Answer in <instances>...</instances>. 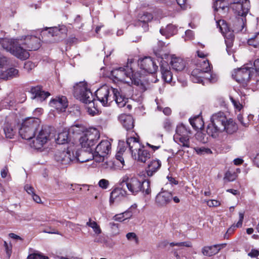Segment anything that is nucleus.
I'll use <instances>...</instances> for the list:
<instances>
[{
	"instance_id": "nucleus-1",
	"label": "nucleus",
	"mask_w": 259,
	"mask_h": 259,
	"mask_svg": "<svg viewBox=\"0 0 259 259\" xmlns=\"http://www.w3.org/2000/svg\"><path fill=\"white\" fill-rule=\"evenodd\" d=\"M119 185L121 187L126 185L129 192L133 195H137L139 193L149 195L151 192L149 181L140 179L136 177H130L127 175L120 179Z\"/></svg>"
},
{
	"instance_id": "nucleus-2",
	"label": "nucleus",
	"mask_w": 259,
	"mask_h": 259,
	"mask_svg": "<svg viewBox=\"0 0 259 259\" xmlns=\"http://www.w3.org/2000/svg\"><path fill=\"white\" fill-rule=\"evenodd\" d=\"M0 45L3 49L18 59L26 60L29 57V52L21 46L19 38H0Z\"/></svg>"
},
{
	"instance_id": "nucleus-3",
	"label": "nucleus",
	"mask_w": 259,
	"mask_h": 259,
	"mask_svg": "<svg viewBox=\"0 0 259 259\" xmlns=\"http://www.w3.org/2000/svg\"><path fill=\"white\" fill-rule=\"evenodd\" d=\"M227 117L223 112L220 111L213 114L210 118V122L207 125L206 132L213 138H217L219 134L224 132Z\"/></svg>"
},
{
	"instance_id": "nucleus-4",
	"label": "nucleus",
	"mask_w": 259,
	"mask_h": 259,
	"mask_svg": "<svg viewBox=\"0 0 259 259\" xmlns=\"http://www.w3.org/2000/svg\"><path fill=\"white\" fill-rule=\"evenodd\" d=\"M40 120L34 117H29L25 119L19 128V133L23 139L29 140L32 139L39 126Z\"/></svg>"
},
{
	"instance_id": "nucleus-5",
	"label": "nucleus",
	"mask_w": 259,
	"mask_h": 259,
	"mask_svg": "<svg viewBox=\"0 0 259 259\" xmlns=\"http://www.w3.org/2000/svg\"><path fill=\"white\" fill-rule=\"evenodd\" d=\"M74 95L85 104H91L95 100L93 94L85 82H80L74 87Z\"/></svg>"
},
{
	"instance_id": "nucleus-6",
	"label": "nucleus",
	"mask_w": 259,
	"mask_h": 259,
	"mask_svg": "<svg viewBox=\"0 0 259 259\" xmlns=\"http://www.w3.org/2000/svg\"><path fill=\"white\" fill-rule=\"evenodd\" d=\"M172 200L176 203H178L180 202V200L178 197L173 196L171 192L163 190L162 189L156 196L155 203L157 207L162 208L169 205Z\"/></svg>"
},
{
	"instance_id": "nucleus-7",
	"label": "nucleus",
	"mask_w": 259,
	"mask_h": 259,
	"mask_svg": "<svg viewBox=\"0 0 259 259\" xmlns=\"http://www.w3.org/2000/svg\"><path fill=\"white\" fill-rule=\"evenodd\" d=\"M114 88L103 85L96 92V97L103 106H107L113 101V91Z\"/></svg>"
},
{
	"instance_id": "nucleus-8",
	"label": "nucleus",
	"mask_w": 259,
	"mask_h": 259,
	"mask_svg": "<svg viewBox=\"0 0 259 259\" xmlns=\"http://www.w3.org/2000/svg\"><path fill=\"white\" fill-rule=\"evenodd\" d=\"M99 137L100 135L97 131H95L94 132H87L79 138V142L82 148V149L88 150V149H91L93 151L94 148L93 147Z\"/></svg>"
},
{
	"instance_id": "nucleus-9",
	"label": "nucleus",
	"mask_w": 259,
	"mask_h": 259,
	"mask_svg": "<svg viewBox=\"0 0 259 259\" xmlns=\"http://www.w3.org/2000/svg\"><path fill=\"white\" fill-rule=\"evenodd\" d=\"M252 70L253 68L248 66L238 68L234 71L232 76L236 81L245 86L247 85L252 76Z\"/></svg>"
},
{
	"instance_id": "nucleus-10",
	"label": "nucleus",
	"mask_w": 259,
	"mask_h": 259,
	"mask_svg": "<svg viewBox=\"0 0 259 259\" xmlns=\"http://www.w3.org/2000/svg\"><path fill=\"white\" fill-rule=\"evenodd\" d=\"M19 40L21 41V46L26 49L28 52L37 50L40 47V40L35 35L23 36Z\"/></svg>"
},
{
	"instance_id": "nucleus-11",
	"label": "nucleus",
	"mask_w": 259,
	"mask_h": 259,
	"mask_svg": "<svg viewBox=\"0 0 259 259\" xmlns=\"http://www.w3.org/2000/svg\"><path fill=\"white\" fill-rule=\"evenodd\" d=\"M55 159L62 164H69L75 162V148L73 146L67 148V151L59 152L56 154Z\"/></svg>"
},
{
	"instance_id": "nucleus-12",
	"label": "nucleus",
	"mask_w": 259,
	"mask_h": 259,
	"mask_svg": "<svg viewBox=\"0 0 259 259\" xmlns=\"http://www.w3.org/2000/svg\"><path fill=\"white\" fill-rule=\"evenodd\" d=\"M111 144L107 140H102L96 146L94 153L95 160L98 161H103L111 151Z\"/></svg>"
},
{
	"instance_id": "nucleus-13",
	"label": "nucleus",
	"mask_w": 259,
	"mask_h": 259,
	"mask_svg": "<svg viewBox=\"0 0 259 259\" xmlns=\"http://www.w3.org/2000/svg\"><path fill=\"white\" fill-rule=\"evenodd\" d=\"M82 131V128L79 124L73 125L68 130H64L58 134L56 143L58 144L68 143L70 141V133L79 134Z\"/></svg>"
},
{
	"instance_id": "nucleus-14",
	"label": "nucleus",
	"mask_w": 259,
	"mask_h": 259,
	"mask_svg": "<svg viewBox=\"0 0 259 259\" xmlns=\"http://www.w3.org/2000/svg\"><path fill=\"white\" fill-rule=\"evenodd\" d=\"M16 115L11 114L6 117L3 125L4 133L6 138L12 139L16 133V129L15 128V125L16 122Z\"/></svg>"
},
{
	"instance_id": "nucleus-15",
	"label": "nucleus",
	"mask_w": 259,
	"mask_h": 259,
	"mask_svg": "<svg viewBox=\"0 0 259 259\" xmlns=\"http://www.w3.org/2000/svg\"><path fill=\"white\" fill-rule=\"evenodd\" d=\"M50 134V132L48 128H42L35 139L30 144L31 147L36 149H41L49 140Z\"/></svg>"
},
{
	"instance_id": "nucleus-16",
	"label": "nucleus",
	"mask_w": 259,
	"mask_h": 259,
	"mask_svg": "<svg viewBox=\"0 0 259 259\" xmlns=\"http://www.w3.org/2000/svg\"><path fill=\"white\" fill-rule=\"evenodd\" d=\"M140 68L149 73H155L158 69V66L153 59L150 57H145L138 60Z\"/></svg>"
},
{
	"instance_id": "nucleus-17",
	"label": "nucleus",
	"mask_w": 259,
	"mask_h": 259,
	"mask_svg": "<svg viewBox=\"0 0 259 259\" xmlns=\"http://www.w3.org/2000/svg\"><path fill=\"white\" fill-rule=\"evenodd\" d=\"M130 67L126 66L124 67H119L113 69L111 72V75L114 79V81L130 82V81L126 80L128 75H130L131 71H129Z\"/></svg>"
},
{
	"instance_id": "nucleus-18",
	"label": "nucleus",
	"mask_w": 259,
	"mask_h": 259,
	"mask_svg": "<svg viewBox=\"0 0 259 259\" xmlns=\"http://www.w3.org/2000/svg\"><path fill=\"white\" fill-rule=\"evenodd\" d=\"M201 69L196 68L194 69L191 73V79L194 83H202V77L199 74L204 72H208L210 71L211 68L207 60L203 61Z\"/></svg>"
},
{
	"instance_id": "nucleus-19",
	"label": "nucleus",
	"mask_w": 259,
	"mask_h": 259,
	"mask_svg": "<svg viewBox=\"0 0 259 259\" xmlns=\"http://www.w3.org/2000/svg\"><path fill=\"white\" fill-rule=\"evenodd\" d=\"M233 9L237 15V17L245 18L249 10V1L240 0L235 2L233 6Z\"/></svg>"
},
{
	"instance_id": "nucleus-20",
	"label": "nucleus",
	"mask_w": 259,
	"mask_h": 259,
	"mask_svg": "<svg viewBox=\"0 0 259 259\" xmlns=\"http://www.w3.org/2000/svg\"><path fill=\"white\" fill-rule=\"evenodd\" d=\"M135 136H137V134L135 132L128 133L126 138V145L128 146L132 155L137 152V150L141 148L142 146L139 139L136 138Z\"/></svg>"
},
{
	"instance_id": "nucleus-21",
	"label": "nucleus",
	"mask_w": 259,
	"mask_h": 259,
	"mask_svg": "<svg viewBox=\"0 0 259 259\" xmlns=\"http://www.w3.org/2000/svg\"><path fill=\"white\" fill-rule=\"evenodd\" d=\"M75 153L76 159L75 162L83 163L93 159H95V156L91 149H88V150L81 149L79 151L75 150Z\"/></svg>"
},
{
	"instance_id": "nucleus-22",
	"label": "nucleus",
	"mask_w": 259,
	"mask_h": 259,
	"mask_svg": "<svg viewBox=\"0 0 259 259\" xmlns=\"http://www.w3.org/2000/svg\"><path fill=\"white\" fill-rule=\"evenodd\" d=\"M218 27H219L220 31L223 34L225 39H234V31L231 30L228 23L224 20H220L216 22Z\"/></svg>"
},
{
	"instance_id": "nucleus-23",
	"label": "nucleus",
	"mask_w": 259,
	"mask_h": 259,
	"mask_svg": "<svg viewBox=\"0 0 259 259\" xmlns=\"http://www.w3.org/2000/svg\"><path fill=\"white\" fill-rule=\"evenodd\" d=\"M246 18L235 17L231 19L228 24L229 26L231 27V30H233L236 33L241 31L245 25Z\"/></svg>"
},
{
	"instance_id": "nucleus-24",
	"label": "nucleus",
	"mask_w": 259,
	"mask_h": 259,
	"mask_svg": "<svg viewBox=\"0 0 259 259\" xmlns=\"http://www.w3.org/2000/svg\"><path fill=\"white\" fill-rule=\"evenodd\" d=\"M118 119L123 127L130 134L135 132L133 130L134 127V120L131 115L121 114L119 116Z\"/></svg>"
},
{
	"instance_id": "nucleus-25",
	"label": "nucleus",
	"mask_w": 259,
	"mask_h": 259,
	"mask_svg": "<svg viewBox=\"0 0 259 259\" xmlns=\"http://www.w3.org/2000/svg\"><path fill=\"white\" fill-rule=\"evenodd\" d=\"M50 104L58 111L63 112L65 111L68 106V102L66 97L62 96L61 97L52 99L50 102Z\"/></svg>"
},
{
	"instance_id": "nucleus-26",
	"label": "nucleus",
	"mask_w": 259,
	"mask_h": 259,
	"mask_svg": "<svg viewBox=\"0 0 259 259\" xmlns=\"http://www.w3.org/2000/svg\"><path fill=\"white\" fill-rule=\"evenodd\" d=\"M151 154L147 150L145 149L143 146L137 150V152L132 155V157L138 161L145 162L148 159L151 157Z\"/></svg>"
},
{
	"instance_id": "nucleus-27",
	"label": "nucleus",
	"mask_w": 259,
	"mask_h": 259,
	"mask_svg": "<svg viewBox=\"0 0 259 259\" xmlns=\"http://www.w3.org/2000/svg\"><path fill=\"white\" fill-rule=\"evenodd\" d=\"M226 246V243L206 246L202 248L201 252L204 255L211 256L218 253L222 248Z\"/></svg>"
},
{
	"instance_id": "nucleus-28",
	"label": "nucleus",
	"mask_w": 259,
	"mask_h": 259,
	"mask_svg": "<svg viewBox=\"0 0 259 259\" xmlns=\"http://www.w3.org/2000/svg\"><path fill=\"white\" fill-rule=\"evenodd\" d=\"M123 188H115L111 192L110 197V203L111 204L115 202L120 201L126 196L127 192L122 189Z\"/></svg>"
},
{
	"instance_id": "nucleus-29",
	"label": "nucleus",
	"mask_w": 259,
	"mask_h": 259,
	"mask_svg": "<svg viewBox=\"0 0 259 259\" xmlns=\"http://www.w3.org/2000/svg\"><path fill=\"white\" fill-rule=\"evenodd\" d=\"M30 92L34 95L33 98L37 99L38 101L42 102L48 97L50 94L48 92L42 91L40 86L32 87Z\"/></svg>"
},
{
	"instance_id": "nucleus-30",
	"label": "nucleus",
	"mask_w": 259,
	"mask_h": 259,
	"mask_svg": "<svg viewBox=\"0 0 259 259\" xmlns=\"http://www.w3.org/2000/svg\"><path fill=\"white\" fill-rule=\"evenodd\" d=\"M161 162L159 160H152L148 164L146 168V173L149 177H152L160 168Z\"/></svg>"
},
{
	"instance_id": "nucleus-31",
	"label": "nucleus",
	"mask_w": 259,
	"mask_h": 259,
	"mask_svg": "<svg viewBox=\"0 0 259 259\" xmlns=\"http://www.w3.org/2000/svg\"><path fill=\"white\" fill-rule=\"evenodd\" d=\"M113 94V101H115L119 107H124L127 102V98L122 95L117 89H114Z\"/></svg>"
},
{
	"instance_id": "nucleus-32",
	"label": "nucleus",
	"mask_w": 259,
	"mask_h": 259,
	"mask_svg": "<svg viewBox=\"0 0 259 259\" xmlns=\"http://www.w3.org/2000/svg\"><path fill=\"white\" fill-rule=\"evenodd\" d=\"M160 70L163 80L166 82H170L172 80V75L168 65L162 63L160 66Z\"/></svg>"
},
{
	"instance_id": "nucleus-33",
	"label": "nucleus",
	"mask_w": 259,
	"mask_h": 259,
	"mask_svg": "<svg viewBox=\"0 0 259 259\" xmlns=\"http://www.w3.org/2000/svg\"><path fill=\"white\" fill-rule=\"evenodd\" d=\"M0 80H8L18 76L19 71L14 68H10L5 71H1Z\"/></svg>"
},
{
	"instance_id": "nucleus-34",
	"label": "nucleus",
	"mask_w": 259,
	"mask_h": 259,
	"mask_svg": "<svg viewBox=\"0 0 259 259\" xmlns=\"http://www.w3.org/2000/svg\"><path fill=\"white\" fill-rule=\"evenodd\" d=\"M170 64L172 68L177 71L183 70L185 67V63L182 59L174 56L171 57Z\"/></svg>"
},
{
	"instance_id": "nucleus-35",
	"label": "nucleus",
	"mask_w": 259,
	"mask_h": 259,
	"mask_svg": "<svg viewBox=\"0 0 259 259\" xmlns=\"http://www.w3.org/2000/svg\"><path fill=\"white\" fill-rule=\"evenodd\" d=\"M224 127H225L224 132L225 131L229 134H232L238 130L237 124L232 118H228L227 121L225 123Z\"/></svg>"
},
{
	"instance_id": "nucleus-36",
	"label": "nucleus",
	"mask_w": 259,
	"mask_h": 259,
	"mask_svg": "<svg viewBox=\"0 0 259 259\" xmlns=\"http://www.w3.org/2000/svg\"><path fill=\"white\" fill-rule=\"evenodd\" d=\"M67 32V29L65 26L61 25L59 27H54L49 28L48 33L51 36H57L60 33L65 34Z\"/></svg>"
},
{
	"instance_id": "nucleus-37",
	"label": "nucleus",
	"mask_w": 259,
	"mask_h": 259,
	"mask_svg": "<svg viewBox=\"0 0 259 259\" xmlns=\"http://www.w3.org/2000/svg\"><path fill=\"white\" fill-rule=\"evenodd\" d=\"M174 140L177 142L180 146L183 147H190V136H181L179 137L174 138Z\"/></svg>"
},
{
	"instance_id": "nucleus-38",
	"label": "nucleus",
	"mask_w": 259,
	"mask_h": 259,
	"mask_svg": "<svg viewBox=\"0 0 259 259\" xmlns=\"http://www.w3.org/2000/svg\"><path fill=\"white\" fill-rule=\"evenodd\" d=\"M190 130H188L183 124H181L177 126L176 128V134L175 135L174 138L179 137L181 136H186L190 135Z\"/></svg>"
},
{
	"instance_id": "nucleus-39",
	"label": "nucleus",
	"mask_w": 259,
	"mask_h": 259,
	"mask_svg": "<svg viewBox=\"0 0 259 259\" xmlns=\"http://www.w3.org/2000/svg\"><path fill=\"white\" fill-rule=\"evenodd\" d=\"M129 71H131L130 75H128V78L135 85H139L141 83L140 79V75L137 72H134L132 68L130 67Z\"/></svg>"
},
{
	"instance_id": "nucleus-40",
	"label": "nucleus",
	"mask_w": 259,
	"mask_h": 259,
	"mask_svg": "<svg viewBox=\"0 0 259 259\" xmlns=\"http://www.w3.org/2000/svg\"><path fill=\"white\" fill-rule=\"evenodd\" d=\"M160 32L162 35H164L166 33V34L167 35H173L177 33V27L175 25L172 24H169L166 26L165 30L161 29L160 30Z\"/></svg>"
},
{
	"instance_id": "nucleus-41",
	"label": "nucleus",
	"mask_w": 259,
	"mask_h": 259,
	"mask_svg": "<svg viewBox=\"0 0 259 259\" xmlns=\"http://www.w3.org/2000/svg\"><path fill=\"white\" fill-rule=\"evenodd\" d=\"M139 21L144 24H147L153 19L152 15L148 12H143L138 16Z\"/></svg>"
},
{
	"instance_id": "nucleus-42",
	"label": "nucleus",
	"mask_w": 259,
	"mask_h": 259,
	"mask_svg": "<svg viewBox=\"0 0 259 259\" xmlns=\"http://www.w3.org/2000/svg\"><path fill=\"white\" fill-rule=\"evenodd\" d=\"M247 43L249 46L254 48H259V32L255 33L249 38L247 40Z\"/></svg>"
},
{
	"instance_id": "nucleus-43",
	"label": "nucleus",
	"mask_w": 259,
	"mask_h": 259,
	"mask_svg": "<svg viewBox=\"0 0 259 259\" xmlns=\"http://www.w3.org/2000/svg\"><path fill=\"white\" fill-rule=\"evenodd\" d=\"M189 121L191 125L195 129L201 128L202 122V119L199 116L194 117L193 118H190Z\"/></svg>"
},
{
	"instance_id": "nucleus-44",
	"label": "nucleus",
	"mask_w": 259,
	"mask_h": 259,
	"mask_svg": "<svg viewBox=\"0 0 259 259\" xmlns=\"http://www.w3.org/2000/svg\"><path fill=\"white\" fill-rule=\"evenodd\" d=\"M86 225L92 228L96 234L99 235L101 233V229L100 226L98 225L96 222L92 221L91 218L89 219V222L87 223Z\"/></svg>"
},
{
	"instance_id": "nucleus-45",
	"label": "nucleus",
	"mask_w": 259,
	"mask_h": 259,
	"mask_svg": "<svg viewBox=\"0 0 259 259\" xmlns=\"http://www.w3.org/2000/svg\"><path fill=\"white\" fill-rule=\"evenodd\" d=\"M239 220L238 221L237 223L236 224V225H233L232 227H231L227 232V234H232L233 231L235 227L239 228L241 227L242 225L243 220L244 219V213L243 212H240L239 213Z\"/></svg>"
},
{
	"instance_id": "nucleus-46",
	"label": "nucleus",
	"mask_w": 259,
	"mask_h": 259,
	"mask_svg": "<svg viewBox=\"0 0 259 259\" xmlns=\"http://www.w3.org/2000/svg\"><path fill=\"white\" fill-rule=\"evenodd\" d=\"M28 259H48L47 256L44 255L39 252L33 253L29 254L27 257Z\"/></svg>"
},
{
	"instance_id": "nucleus-47",
	"label": "nucleus",
	"mask_w": 259,
	"mask_h": 259,
	"mask_svg": "<svg viewBox=\"0 0 259 259\" xmlns=\"http://www.w3.org/2000/svg\"><path fill=\"white\" fill-rule=\"evenodd\" d=\"M237 178V175L234 171H227L225 175L224 179L228 181H233Z\"/></svg>"
},
{
	"instance_id": "nucleus-48",
	"label": "nucleus",
	"mask_w": 259,
	"mask_h": 259,
	"mask_svg": "<svg viewBox=\"0 0 259 259\" xmlns=\"http://www.w3.org/2000/svg\"><path fill=\"white\" fill-rule=\"evenodd\" d=\"M127 239L129 241H134L136 244L139 243V239L137 235L134 232L128 233L126 235Z\"/></svg>"
},
{
	"instance_id": "nucleus-49",
	"label": "nucleus",
	"mask_w": 259,
	"mask_h": 259,
	"mask_svg": "<svg viewBox=\"0 0 259 259\" xmlns=\"http://www.w3.org/2000/svg\"><path fill=\"white\" fill-rule=\"evenodd\" d=\"M170 246L173 247L174 246H186V247H191V243L190 242L186 241V242H182L178 243L171 242L169 243Z\"/></svg>"
},
{
	"instance_id": "nucleus-50",
	"label": "nucleus",
	"mask_w": 259,
	"mask_h": 259,
	"mask_svg": "<svg viewBox=\"0 0 259 259\" xmlns=\"http://www.w3.org/2000/svg\"><path fill=\"white\" fill-rule=\"evenodd\" d=\"M35 67V64L31 61H27L24 63V69L28 72H30Z\"/></svg>"
},
{
	"instance_id": "nucleus-51",
	"label": "nucleus",
	"mask_w": 259,
	"mask_h": 259,
	"mask_svg": "<svg viewBox=\"0 0 259 259\" xmlns=\"http://www.w3.org/2000/svg\"><path fill=\"white\" fill-rule=\"evenodd\" d=\"M194 150L197 152V153L198 154H202L204 153H211V151L210 149L205 148L204 147H201V148L195 147V148H194Z\"/></svg>"
},
{
	"instance_id": "nucleus-52",
	"label": "nucleus",
	"mask_w": 259,
	"mask_h": 259,
	"mask_svg": "<svg viewBox=\"0 0 259 259\" xmlns=\"http://www.w3.org/2000/svg\"><path fill=\"white\" fill-rule=\"evenodd\" d=\"M88 112L90 115L95 116L99 113V110L95 107H93V108L90 107L88 108Z\"/></svg>"
},
{
	"instance_id": "nucleus-53",
	"label": "nucleus",
	"mask_w": 259,
	"mask_h": 259,
	"mask_svg": "<svg viewBox=\"0 0 259 259\" xmlns=\"http://www.w3.org/2000/svg\"><path fill=\"white\" fill-rule=\"evenodd\" d=\"M109 185V181L105 179H101L99 182V186L103 189L107 188Z\"/></svg>"
},
{
	"instance_id": "nucleus-54",
	"label": "nucleus",
	"mask_w": 259,
	"mask_h": 259,
	"mask_svg": "<svg viewBox=\"0 0 259 259\" xmlns=\"http://www.w3.org/2000/svg\"><path fill=\"white\" fill-rule=\"evenodd\" d=\"M124 151V148H123V149L120 148L118 153L116 155V159L117 160L119 161L122 164H123L124 161L123 158L121 155V152L122 151Z\"/></svg>"
},
{
	"instance_id": "nucleus-55",
	"label": "nucleus",
	"mask_w": 259,
	"mask_h": 259,
	"mask_svg": "<svg viewBox=\"0 0 259 259\" xmlns=\"http://www.w3.org/2000/svg\"><path fill=\"white\" fill-rule=\"evenodd\" d=\"M25 190L30 195H32L34 193L33 188L29 185H26L24 187Z\"/></svg>"
},
{
	"instance_id": "nucleus-56",
	"label": "nucleus",
	"mask_w": 259,
	"mask_h": 259,
	"mask_svg": "<svg viewBox=\"0 0 259 259\" xmlns=\"http://www.w3.org/2000/svg\"><path fill=\"white\" fill-rule=\"evenodd\" d=\"M248 255L251 257H255L259 255V250L257 249H251V251L248 253Z\"/></svg>"
},
{
	"instance_id": "nucleus-57",
	"label": "nucleus",
	"mask_w": 259,
	"mask_h": 259,
	"mask_svg": "<svg viewBox=\"0 0 259 259\" xmlns=\"http://www.w3.org/2000/svg\"><path fill=\"white\" fill-rule=\"evenodd\" d=\"M123 214L124 219H127L130 218L133 215V212L130 210V209H128L127 210L122 213Z\"/></svg>"
},
{
	"instance_id": "nucleus-58",
	"label": "nucleus",
	"mask_w": 259,
	"mask_h": 259,
	"mask_svg": "<svg viewBox=\"0 0 259 259\" xmlns=\"http://www.w3.org/2000/svg\"><path fill=\"white\" fill-rule=\"evenodd\" d=\"M207 205L209 207H216L220 205V202L215 200H211L207 201Z\"/></svg>"
},
{
	"instance_id": "nucleus-59",
	"label": "nucleus",
	"mask_w": 259,
	"mask_h": 259,
	"mask_svg": "<svg viewBox=\"0 0 259 259\" xmlns=\"http://www.w3.org/2000/svg\"><path fill=\"white\" fill-rule=\"evenodd\" d=\"M163 127L166 131H169L171 127V122L169 120H165L163 122Z\"/></svg>"
},
{
	"instance_id": "nucleus-60",
	"label": "nucleus",
	"mask_w": 259,
	"mask_h": 259,
	"mask_svg": "<svg viewBox=\"0 0 259 259\" xmlns=\"http://www.w3.org/2000/svg\"><path fill=\"white\" fill-rule=\"evenodd\" d=\"M233 41H234V39H225V43H226V47H227V51L228 52V49H230L232 47Z\"/></svg>"
},
{
	"instance_id": "nucleus-61",
	"label": "nucleus",
	"mask_w": 259,
	"mask_h": 259,
	"mask_svg": "<svg viewBox=\"0 0 259 259\" xmlns=\"http://www.w3.org/2000/svg\"><path fill=\"white\" fill-rule=\"evenodd\" d=\"M253 67V70L254 69L255 72L259 75V59L254 61Z\"/></svg>"
},
{
	"instance_id": "nucleus-62",
	"label": "nucleus",
	"mask_w": 259,
	"mask_h": 259,
	"mask_svg": "<svg viewBox=\"0 0 259 259\" xmlns=\"http://www.w3.org/2000/svg\"><path fill=\"white\" fill-rule=\"evenodd\" d=\"M7 58L2 55H0V68H2L7 64Z\"/></svg>"
},
{
	"instance_id": "nucleus-63",
	"label": "nucleus",
	"mask_w": 259,
	"mask_h": 259,
	"mask_svg": "<svg viewBox=\"0 0 259 259\" xmlns=\"http://www.w3.org/2000/svg\"><path fill=\"white\" fill-rule=\"evenodd\" d=\"M169 244L167 240H163L158 243L157 247L161 248H165Z\"/></svg>"
},
{
	"instance_id": "nucleus-64",
	"label": "nucleus",
	"mask_w": 259,
	"mask_h": 259,
	"mask_svg": "<svg viewBox=\"0 0 259 259\" xmlns=\"http://www.w3.org/2000/svg\"><path fill=\"white\" fill-rule=\"evenodd\" d=\"M208 79L210 82L214 83L218 80V76L215 74H211Z\"/></svg>"
}]
</instances>
